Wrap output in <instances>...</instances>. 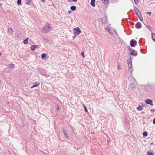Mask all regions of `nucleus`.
Instances as JSON below:
<instances>
[{
  "mask_svg": "<svg viewBox=\"0 0 155 155\" xmlns=\"http://www.w3.org/2000/svg\"><path fill=\"white\" fill-rule=\"evenodd\" d=\"M110 141H111L110 139L109 138V140H108V142H110Z\"/></svg>",
  "mask_w": 155,
  "mask_h": 155,
  "instance_id": "obj_42",
  "label": "nucleus"
},
{
  "mask_svg": "<svg viewBox=\"0 0 155 155\" xmlns=\"http://www.w3.org/2000/svg\"><path fill=\"white\" fill-rule=\"evenodd\" d=\"M152 38L155 42V34L153 33H152Z\"/></svg>",
  "mask_w": 155,
  "mask_h": 155,
  "instance_id": "obj_17",
  "label": "nucleus"
},
{
  "mask_svg": "<svg viewBox=\"0 0 155 155\" xmlns=\"http://www.w3.org/2000/svg\"><path fill=\"white\" fill-rule=\"evenodd\" d=\"M63 132L64 137L67 138H68L69 137L67 134V132L64 128H63Z\"/></svg>",
  "mask_w": 155,
  "mask_h": 155,
  "instance_id": "obj_11",
  "label": "nucleus"
},
{
  "mask_svg": "<svg viewBox=\"0 0 155 155\" xmlns=\"http://www.w3.org/2000/svg\"><path fill=\"white\" fill-rule=\"evenodd\" d=\"M43 40L44 41H45V43H47L48 42V39L45 38H43Z\"/></svg>",
  "mask_w": 155,
  "mask_h": 155,
  "instance_id": "obj_25",
  "label": "nucleus"
},
{
  "mask_svg": "<svg viewBox=\"0 0 155 155\" xmlns=\"http://www.w3.org/2000/svg\"><path fill=\"white\" fill-rule=\"evenodd\" d=\"M21 0H18L17 1V3L18 5H19L21 4Z\"/></svg>",
  "mask_w": 155,
  "mask_h": 155,
  "instance_id": "obj_24",
  "label": "nucleus"
},
{
  "mask_svg": "<svg viewBox=\"0 0 155 155\" xmlns=\"http://www.w3.org/2000/svg\"><path fill=\"white\" fill-rule=\"evenodd\" d=\"M136 13L138 17H139V16H140V15H141V13L139 11V12H137Z\"/></svg>",
  "mask_w": 155,
  "mask_h": 155,
  "instance_id": "obj_28",
  "label": "nucleus"
},
{
  "mask_svg": "<svg viewBox=\"0 0 155 155\" xmlns=\"http://www.w3.org/2000/svg\"><path fill=\"white\" fill-rule=\"evenodd\" d=\"M2 3H0V6H2Z\"/></svg>",
  "mask_w": 155,
  "mask_h": 155,
  "instance_id": "obj_48",
  "label": "nucleus"
},
{
  "mask_svg": "<svg viewBox=\"0 0 155 155\" xmlns=\"http://www.w3.org/2000/svg\"><path fill=\"white\" fill-rule=\"evenodd\" d=\"M41 1L43 2H45V0H41Z\"/></svg>",
  "mask_w": 155,
  "mask_h": 155,
  "instance_id": "obj_41",
  "label": "nucleus"
},
{
  "mask_svg": "<svg viewBox=\"0 0 155 155\" xmlns=\"http://www.w3.org/2000/svg\"><path fill=\"white\" fill-rule=\"evenodd\" d=\"M147 155H154L153 153L150 151H148L147 152Z\"/></svg>",
  "mask_w": 155,
  "mask_h": 155,
  "instance_id": "obj_26",
  "label": "nucleus"
},
{
  "mask_svg": "<svg viewBox=\"0 0 155 155\" xmlns=\"http://www.w3.org/2000/svg\"><path fill=\"white\" fill-rule=\"evenodd\" d=\"M137 82L135 79L133 78L131 80L130 87V88L133 90H134L136 87Z\"/></svg>",
  "mask_w": 155,
  "mask_h": 155,
  "instance_id": "obj_2",
  "label": "nucleus"
},
{
  "mask_svg": "<svg viewBox=\"0 0 155 155\" xmlns=\"http://www.w3.org/2000/svg\"><path fill=\"white\" fill-rule=\"evenodd\" d=\"M73 33L74 35H78L80 34L81 31L80 28L78 27H77L74 29Z\"/></svg>",
  "mask_w": 155,
  "mask_h": 155,
  "instance_id": "obj_5",
  "label": "nucleus"
},
{
  "mask_svg": "<svg viewBox=\"0 0 155 155\" xmlns=\"http://www.w3.org/2000/svg\"><path fill=\"white\" fill-rule=\"evenodd\" d=\"M128 50L130 51L129 54L131 55L136 56L137 55V53L135 50L132 49L130 46L128 47Z\"/></svg>",
  "mask_w": 155,
  "mask_h": 155,
  "instance_id": "obj_3",
  "label": "nucleus"
},
{
  "mask_svg": "<svg viewBox=\"0 0 155 155\" xmlns=\"http://www.w3.org/2000/svg\"><path fill=\"white\" fill-rule=\"evenodd\" d=\"M73 2H76L78 0H71ZM69 2H72L71 0H67Z\"/></svg>",
  "mask_w": 155,
  "mask_h": 155,
  "instance_id": "obj_30",
  "label": "nucleus"
},
{
  "mask_svg": "<svg viewBox=\"0 0 155 155\" xmlns=\"http://www.w3.org/2000/svg\"><path fill=\"white\" fill-rule=\"evenodd\" d=\"M81 55L82 56V57L83 58H84V52H81Z\"/></svg>",
  "mask_w": 155,
  "mask_h": 155,
  "instance_id": "obj_32",
  "label": "nucleus"
},
{
  "mask_svg": "<svg viewBox=\"0 0 155 155\" xmlns=\"http://www.w3.org/2000/svg\"><path fill=\"white\" fill-rule=\"evenodd\" d=\"M56 105H57V110H58L59 109V107L58 104H56Z\"/></svg>",
  "mask_w": 155,
  "mask_h": 155,
  "instance_id": "obj_36",
  "label": "nucleus"
},
{
  "mask_svg": "<svg viewBox=\"0 0 155 155\" xmlns=\"http://www.w3.org/2000/svg\"><path fill=\"white\" fill-rule=\"evenodd\" d=\"M29 39L28 38H26L24 41L23 43L25 44H26L28 43V40Z\"/></svg>",
  "mask_w": 155,
  "mask_h": 155,
  "instance_id": "obj_19",
  "label": "nucleus"
},
{
  "mask_svg": "<svg viewBox=\"0 0 155 155\" xmlns=\"http://www.w3.org/2000/svg\"><path fill=\"white\" fill-rule=\"evenodd\" d=\"M84 107L85 112H88V110H87V109L86 107L84 105Z\"/></svg>",
  "mask_w": 155,
  "mask_h": 155,
  "instance_id": "obj_31",
  "label": "nucleus"
},
{
  "mask_svg": "<svg viewBox=\"0 0 155 155\" xmlns=\"http://www.w3.org/2000/svg\"><path fill=\"white\" fill-rule=\"evenodd\" d=\"M134 10L135 12H136V13L137 12H139V10L136 7H134Z\"/></svg>",
  "mask_w": 155,
  "mask_h": 155,
  "instance_id": "obj_23",
  "label": "nucleus"
},
{
  "mask_svg": "<svg viewBox=\"0 0 155 155\" xmlns=\"http://www.w3.org/2000/svg\"><path fill=\"white\" fill-rule=\"evenodd\" d=\"M71 11L70 10L68 11V13L69 14L71 13Z\"/></svg>",
  "mask_w": 155,
  "mask_h": 155,
  "instance_id": "obj_40",
  "label": "nucleus"
},
{
  "mask_svg": "<svg viewBox=\"0 0 155 155\" xmlns=\"http://www.w3.org/2000/svg\"><path fill=\"white\" fill-rule=\"evenodd\" d=\"M153 143L152 142V143H150V145H153Z\"/></svg>",
  "mask_w": 155,
  "mask_h": 155,
  "instance_id": "obj_47",
  "label": "nucleus"
},
{
  "mask_svg": "<svg viewBox=\"0 0 155 155\" xmlns=\"http://www.w3.org/2000/svg\"><path fill=\"white\" fill-rule=\"evenodd\" d=\"M95 0H91V5L93 7H94L95 6Z\"/></svg>",
  "mask_w": 155,
  "mask_h": 155,
  "instance_id": "obj_12",
  "label": "nucleus"
},
{
  "mask_svg": "<svg viewBox=\"0 0 155 155\" xmlns=\"http://www.w3.org/2000/svg\"><path fill=\"white\" fill-rule=\"evenodd\" d=\"M8 32L11 34H12L13 32V29L11 28H8Z\"/></svg>",
  "mask_w": 155,
  "mask_h": 155,
  "instance_id": "obj_16",
  "label": "nucleus"
},
{
  "mask_svg": "<svg viewBox=\"0 0 155 155\" xmlns=\"http://www.w3.org/2000/svg\"><path fill=\"white\" fill-rule=\"evenodd\" d=\"M91 134H94L95 133L94 132H91Z\"/></svg>",
  "mask_w": 155,
  "mask_h": 155,
  "instance_id": "obj_49",
  "label": "nucleus"
},
{
  "mask_svg": "<svg viewBox=\"0 0 155 155\" xmlns=\"http://www.w3.org/2000/svg\"><path fill=\"white\" fill-rule=\"evenodd\" d=\"M40 84V83L38 82H35L33 85L31 87V88H33L35 87L39 86Z\"/></svg>",
  "mask_w": 155,
  "mask_h": 155,
  "instance_id": "obj_9",
  "label": "nucleus"
},
{
  "mask_svg": "<svg viewBox=\"0 0 155 155\" xmlns=\"http://www.w3.org/2000/svg\"><path fill=\"white\" fill-rule=\"evenodd\" d=\"M51 29L52 28L51 25L47 23L43 27L42 29V32L44 33H47L50 31Z\"/></svg>",
  "mask_w": 155,
  "mask_h": 155,
  "instance_id": "obj_1",
  "label": "nucleus"
},
{
  "mask_svg": "<svg viewBox=\"0 0 155 155\" xmlns=\"http://www.w3.org/2000/svg\"><path fill=\"white\" fill-rule=\"evenodd\" d=\"M46 56V54L45 53H43L41 55V58L43 59H44Z\"/></svg>",
  "mask_w": 155,
  "mask_h": 155,
  "instance_id": "obj_21",
  "label": "nucleus"
},
{
  "mask_svg": "<svg viewBox=\"0 0 155 155\" xmlns=\"http://www.w3.org/2000/svg\"><path fill=\"white\" fill-rule=\"evenodd\" d=\"M134 0V2L135 3V4H136V3H137V2H136V1H137V0Z\"/></svg>",
  "mask_w": 155,
  "mask_h": 155,
  "instance_id": "obj_44",
  "label": "nucleus"
},
{
  "mask_svg": "<svg viewBox=\"0 0 155 155\" xmlns=\"http://www.w3.org/2000/svg\"><path fill=\"white\" fill-rule=\"evenodd\" d=\"M147 13L148 14H149V15H150V14H151V12H148Z\"/></svg>",
  "mask_w": 155,
  "mask_h": 155,
  "instance_id": "obj_39",
  "label": "nucleus"
},
{
  "mask_svg": "<svg viewBox=\"0 0 155 155\" xmlns=\"http://www.w3.org/2000/svg\"><path fill=\"white\" fill-rule=\"evenodd\" d=\"M153 123L154 124H155V118L153 119Z\"/></svg>",
  "mask_w": 155,
  "mask_h": 155,
  "instance_id": "obj_37",
  "label": "nucleus"
},
{
  "mask_svg": "<svg viewBox=\"0 0 155 155\" xmlns=\"http://www.w3.org/2000/svg\"><path fill=\"white\" fill-rule=\"evenodd\" d=\"M148 133L146 131H144L143 133V137H145L147 135Z\"/></svg>",
  "mask_w": 155,
  "mask_h": 155,
  "instance_id": "obj_20",
  "label": "nucleus"
},
{
  "mask_svg": "<svg viewBox=\"0 0 155 155\" xmlns=\"http://www.w3.org/2000/svg\"><path fill=\"white\" fill-rule=\"evenodd\" d=\"M106 30L107 31L109 32L110 34H112V32H111V31L110 28H106Z\"/></svg>",
  "mask_w": 155,
  "mask_h": 155,
  "instance_id": "obj_22",
  "label": "nucleus"
},
{
  "mask_svg": "<svg viewBox=\"0 0 155 155\" xmlns=\"http://www.w3.org/2000/svg\"><path fill=\"white\" fill-rule=\"evenodd\" d=\"M135 27L137 29H140L142 27L141 23L140 22H137L135 25Z\"/></svg>",
  "mask_w": 155,
  "mask_h": 155,
  "instance_id": "obj_8",
  "label": "nucleus"
},
{
  "mask_svg": "<svg viewBox=\"0 0 155 155\" xmlns=\"http://www.w3.org/2000/svg\"><path fill=\"white\" fill-rule=\"evenodd\" d=\"M138 17L140 19V21H143V18L142 17V15H140V16H139V17Z\"/></svg>",
  "mask_w": 155,
  "mask_h": 155,
  "instance_id": "obj_27",
  "label": "nucleus"
},
{
  "mask_svg": "<svg viewBox=\"0 0 155 155\" xmlns=\"http://www.w3.org/2000/svg\"><path fill=\"white\" fill-rule=\"evenodd\" d=\"M17 37L18 38H19V34H18L17 36Z\"/></svg>",
  "mask_w": 155,
  "mask_h": 155,
  "instance_id": "obj_45",
  "label": "nucleus"
},
{
  "mask_svg": "<svg viewBox=\"0 0 155 155\" xmlns=\"http://www.w3.org/2000/svg\"><path fill=\"white\" fill-rule=\"evenodd\" d=\"M41 73L43 75H44V73H44V71H43L41 72Z\"/></svg>",
  "mask_w": 155,
  "mask_h": 155,
  "instance_id": "obj_43",
  "label": "nucleus"
},
{
  "mask_svg": "<svg viewBox=\"0 0 155 155\" xmlns=\"http://www.w3.org/2000/svg\"><path fill=\"white\" fill-rule=\"evenodd\" d=\"M14 66V65L13 64H10V65H9V67L10 68H13V67Z\"/></svg>",
  "mask_w": 155,
  "mask_h": 155,
  "instance_id": "obj_33",
  "label": "nucleus"
},
{
  "mask_svg": "<svg viewBox=\"0 0 155 155\" xmlns=\"http://www.w3.org/2000/svg\"><path fill=\"white\" fill-rule=\"evenodd\" d=\"M114 33L115 35L118 37L119 38V35L115 31H114Z\"/></svg>",
  "mask_w": 155,
  "mask_h": 155,
  "instance_id": "obj_29",
  "label": "nucleus"
},
{
  "mask_svg": "<svg viewBox=\"0 0 155 155\" xmlns=\"http://www.w3.org/2000/svg\"><path fill=\"white\" fill-rule=\"evenodd\" d=\"M38 47V45H32L30 47V48L32 51H34L35 49Z\"/></svg>",
  "mask_w": 155,
  "mask_h": 155,
  "instance_id": "obj_10",
  "label": "nucleus"
},
{
  "mask_svg": "<svg viewBox=\"0 0 155 155\" xmlns=\"http://www.w3.org/2000/svg\"><path fill=\"white\" fill-rule=\"evenodd\" d=\"M127 62H128V68L130 70V73H132L133 71V69L132 66V61L130 59L127 60Z\"/></svg>",
  "mask_w": 155,
  "mask_h": 155,
  "instance_id": "obj_4",
  "label": "nucleus"
},
{
  "mask_svg": "<svg viewBox=\"0 0 155 155\" xmlns=\"http://www.w3.org/2000/svg\"><path fill=\"white\" fill-rule=\"evenodd\" d=\"M145 101L147 104H149L151 106H153V101L151 99H146Z\"/></svg>",
  "mask_w": 155,
  "mask_h": 155,
  "instance_id": "obj_7",
  "label": "nucleus"
},
{
  "mask_svg": "<svg viewBox=\"0 0 155 155\" xmlns=\"http://www.w3.org/2000/svg\"><path fill=\"white\" fill-rule=\"evenodd\" d=\"M70 9L72 11H75L76 9V7L75 6H72L70 7Z\"/></svg>",
  "mask_w": 155,
  "mask_h": 155,
  "instance_id": "obj_13",
  "label": "nucleus"
},
{
  "mask_svg": "<svg viewBox=\"0 0 155 155\" xmlns=\"http://www.w3.org/2000/svg\"><path fill=\"white\" fill-rule=\"evenodd\" d=\"M143 109V106L141 105H139L137 108V110L138 111H141Z\"/></svg>",
  "mask_w": 155,
  "mask_h": 155,
  "instance_id": "obj_14",
  "label": "nucleus"
},
{
  "mask_svg": "<svg viewBox=\"0 0 155 155\" xmlns=\"http://www.w3.org/2000/svg\"><path fill=\"white\" fill-rule=\"evenodd\" d=\"M117 68L118 70H120L121 69V67H120V65H118Z\"/></svg>",
  "mask_w": 155,
  "mask_h": 155,
  "instance_id": "obj_34",
  "label": "nucleus"
},
{
  "mask_svg": "<svg viewBox=\"0 0 155 155\" xmlns=\"http://www.w3.org/2000/svg\"><path fill=\"white\" fill-rule=\"evenodd\" d=\"M32 0H25V3L27 5H30Z\"/></svg>",
  "mask_w": 155,
  "mask_h": 155,
  "instance_id": "obj_15",
  "label": "nucleus"
},
{
  "mask_svg": "<svg viewBox=\"0 0 155 155\" xmlns=\"http://www.w3.org/2000/svg\"><path fill=\"white\" fill-rule=\"evenodd\" d=\"M150 111L152 113H153L155 111V109L151 110Z\"/></svg>",
  "mask_w": 155,
  "mask_h": 155,
  "instance_id": "obj_35",
  "label": "nucleus"
},
{
  "mask_svg": "<svg viewBox=\"0 0 155 155\" xmlns=\"http://www.w3.org/2000/svg\"><path fill=\"white\" fill-rule=\"evenodd\" d=\"M102 2L105 4H107L108 3V0H102Z\"/></svg>",
  "mask_w": 155,
  "mask_h": 155,
  "instance_id": "obj_18",
  "label": "nucleus"
},
{
  "mask_svg": "<svg viewBox=\"0 0 155 155\" xmlns=\"http://www.w3.org/2000/svg\"><path fill=\"white\" fill-rule=\"evenodd\" d=\"M45 77H48L49 76V75L48 74H46V75H45Z\"/></svg>",
  "mask_w": 155,
  "mask_h": 155,
  "instance_id": "obj_38",
  "label": "nucleus"
},
{
  "mask_svg": "<svg viewBox=\"0 0 155 155\" xmlns=\"http://www.w3.org/2000/svg\"><path fill=\"white\" fill-rule=\"evenodd\" d=\"M2 53L1 52H0V56H1L2 55Z\"/></svg>",
  "mask_w": 155,
  "mask_h": 155,
  "instance_id": "obj_50",
  "label": "nucleus"
},
{
  "mask_svg": "<svg viewBox=\"0 0 155 155\" xmlns=\"http://www.w3.org/2000/svg\"><path fill=\"white\" fill-rule=\"evenodd\" d=\"M101 22H102V23L103 24L105 23V22L104 21H101Z\"/></svg>",
  "mask_w": 155,
  "mask_h": 155,
  "instance_id": "obj_46",
  "label": "nucleus"
},
{
  "mask_svg": "<svg viewBox=\"0 0 155 155\" xmlns=\"http://www.w3.org/2000/svg\"><path fill=\"white\" fill-rule=\"evenodd\" d=\"M137 44L136 41L134 39H132L130 42V45L131 47H134L136 46Z\"/></svg>",
  "mask_w": 155,
  "mask_h": 155,
  "instance_id": "obj_6",
  "label": "nucleus"
}]
</instances>
